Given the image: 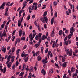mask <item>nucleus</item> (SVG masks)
Masks as SVG:
<instances>
[{"label":"nucleus","instance_id":"nucleus-1","mask_svg":"<svg viewBox=\"0 0 78 78\" xmlns=\"http://www.w3.org/2000/svg\"><path fill=\"white\" fill-rule=\"evenodd\" d=\"M11 58H12L11 60V62H10L9 63H8L7 64V67L8 68H10V67H11L12 63H13V62L14 61L15 56H12L11 57Z\"/></svg>","mask_w":78,"mask_h":78},{"label":"nucleus","instance_id":"nucleus-2","mask_svg":"<svg viewBox=\"0 0 78 78\" xmlns=\"http://www.w3.org/2000/svg\"><path fill=\"white\" fill-rule=\"evenodd\" d=\"M11 55H9L8 57V55H6L5 57V59H6L7 58V61L6 64H8V62H9V61H10V59H11Z\"/></svg>","mask_w":78,"mask_h":78},{"label":"nucleus","instance_id":"nucleus-3","mask_svg":"<svg viewBox=\"0 0 78 78\" xmlns=\"http://www.w3.org/2000/svg\"><path fill=\"white\" fill-rule=\"evenodd\" d=\"M40 20L42 21L43 23H45V21L47 23V21H48V19L47 17H43L40 19Z\"/></svg>","mask_w":78,"mask_h":78},{"label":"nucleus","instance_id":"nucleus-4","mask_svg":"<svg viewBox=\"0 0 78 78\" xmlns=\"http://www.w3.org/2000/svg\"><path fill=\"white\" fill-rule=\"evenodd\" d=\"M23 17H22V18H21L20 20H19L18 21V27H20L21 26V24L22 22V21H23Z\"/></svg>","mask_w":78,"mask_h":78},{"label":"nucleus","instance_id":"nucleus-5","mask_svg":"<svg viewBox=\"0 0 78 78\" xmlns=\"http://www.w3.org/2000/svg\"><path fill=\"white\" fill-rule=\"evenodd\" d=\"M6 3L5 2H4L2 5L0 6V9L3 10L4 9V6H5Z\"/></svg>","mask_w":78,"mask_h":78},{"label":"nucleus","instance_id":"nucleus-6","mask_svg":"<svg viewBox=\"0 0 78 78\" xmlns=\"http://www.w3.org/2000/svg\"><path fill=\"white\" fill-rule=\"evenodd\" d=\"M75 31V29L73 27H71L70 29V33L71 35H73V32Z\"/></svg>","mask_w":78,"mask_h":78},{"label":"nucleus","instance_id":"nucleus-7","mask_svg":"<svg viewBox=\"0 0 78 78\" xmlns=\"http://www.w3.org/2000/svg\"><path fill=\"white\" fill-rule=\"evenodd\" d=\"M53 6V4L52 3L50 4V9L51 10V15L52 16L53 15V9H52V7Z\"/></svg>","mask_w":78,"mask_h":78},{"label":"nucleus","instance_id":"nucleus-8","mask_svg":"<svg viewBox=\"0 0 78 78\" xmlns=\"http://www.w3.org/2000/svg\"><path fill=\"white\" fill-rule=\"evenodd\" d=\"M20 42V38H17L16 41L15 42V46H16L17 45V44L18 43Z\"/></svg>","mask_w":78,"mask_h":78},{"label":"nucleus","instance_id":"nucleus-9","mask_svg":"<svg viewBox=\"0 0 78 78\" xmlns=\"http://www.w3.org/2000/svg\"><path fill=\"white\" fill-rule=\"evenodd\" d=\"M61 58H62V62H65V57L62 56H59V59H61Z\"/></svg>","mask_w":78,"mask_h":78},{"label":"nucleus","instance_id":"nucleus-10","mask_svg":"<svg viewBox=\"0 0 78 78\" xmlns=\"http://www.w3.org/2000/svg\"><path fill=\"white\" fill-rule=\"evenodd\" d=\"M67 55L68 56H71L72 55V49H70V51H69L67 53Z\"/></svg>","mask_w":78,"mask_h":78},{"label":"nucleus","instance_id":"nucleus-11","mask_svg":"<svg viewBox=\"0 0 78 78\" xmlns=\"http://www.w3.org/2000/svg\"><path fill=\"white\" fill-rule=\"evenodd\" d=\"M69 11H67L66 12V15H69L71 13V10L69 9H68Z\"/></svg>","mask_w":78,"mask_h":78},{"label":"nucleus","instance_id":"nucleus-12","mask_svg":"<svg viewBox=\"0 0 78 78\" xmlns=\"http://www.w3.org/2000/svg\"><path fill=\"white\" fill-rule=\"evenodd\" d=\"M14 3H13L10 4V2H9L6 4V5L7 6H12V5Z\"/></svg>","mask_w":78,"mask_h":78},{"label":"nucleus","instance_id":"nucleus-13","mask_svg":"<svg viewBox=\"0 0 78 78\" xmlns=\"http://www.w3.org/2000/svg\"><path fill=\"white\" fill-rule=\"evenodd\" d=\"M6 32H4L1 35V37H3V36L4 37H6Z\"/></svg>","mask_w":78,"mask_h":78},{"label":"nucleus","instance_id":"nucleus-14","mask_svg":"<svg viewBox=\"0 0 78 78\" xmlns=\"http://www.w3.org/2000/svg\"><path fill=\"white\" fill-rule=\"evenodd\" d=\"M2 51H3L4 53H6V49L5 47V46H3L1 49Z\"/></svg>","mask_w":78,"mask_h":78},{"label":"nucleus","instance_id":"nucleus-15","mask_svg":"<svg viewBox=\"0 0 78 78\" xmlns=\"http://www.w3.org/2000/svg\"><path fill=\"white\" fill-rule=\"evenodd\" d=\"M1 70V72H3V73H5V72H6V67H4V69H2Z\"/></svg>","mask_w":78,"mask_h":78},{"label":"nucleus","instance_id":"nucleus-16","mask_svg":"<svg viewBox=\"0 0 78 78\" xmlns=\"http://www.w3.org/2000/svg\"><path fill=\"white\" fill-rule=\"evenodd\" d=\"M67 62H64L62 64V66L63 67L65 68L67 66Z\"/></svg>","mask_w":78,"mask_h":78},{"label":"nucleus","instance_id":"nucleus-17","mask_svg":"<svg viewBox=\"0 0 78 78\" xmlns=\"http://www.w3.org/2000/svg\"><path fill=\"white\" fill-rule=\"evenodd\" d=\"M26 67V66L25 65V64H23V69H22V71H23V70H25V68Z\"/></svg>","mask_w":78,"mask_h":78},{"label":"nucleus","instance_id":"nucleus-18","mask_svg":"<svg viewBox=\"0 0 78 78\" xmlns=\"http://www.w3.org/2000/svg\"><path fill=\"white\" fill-rule=\"evenodd\" d=\"M36 33H34L32 35L33 37L30 39L31 41H33V38H34V37L35 36H36Z\"/></svg>","mask_w":78,"mask_h":78},{"label":"nucleus","instance_id":"nucleus-19","mask_svg":"<svg viewBox=\"0 0 78 78\" xmlns=\"http://www.w3.org/2000/svg\"><path fill=\"white\" fill-rule=\"evenodd\" d=\"M28 54H23L22 53L21 54V57H23V56H25V57H26L27 56H28Z\"/></svg>","mask_w":78,"mask_h":78},{"label":"nucleus","instance_id":"nucleus-20","mask_svg":"<svg viewBox=\"0 0 78 78\" xmlns=\"http://www.w3.org/2000/svg\"><path fill=\"white\" fill-rule=\"evenodd\" d=\"M55 30L54 29L52 31L51 33V37H53L54 36V35L55 34Z\"/></svg>","mask_w":78,"mask_h":78},{"label":"nucleus","instance_id":"nucleus-21","mask_svg":"<svg viewBox=\"0 0 78 78\" xmlns=\"http://www.w3.org/2000/svg\"><path fill=\"white\" fill-rule=\"evenodd\" d=\"M41 73H42L43 75H45L46 74L45 72V70L44 69H42L41 71Z\"/></svg>","mask_w":78,"mask_h":78},{"label":"nucleus","instance_id":"nucleus-22","mask_svg":"<svg viewBox=\"0 0 78 78\" xmlns=\"http://www.w3.org/2000/svg\"><path fill=\"white\" fill-rule=\"evenodd\" d=\"M24 62H27L28 61V57H27L26 58L24 57Z\"/></svg>","mask_w":78,"mask_h":78},{"label":"nucleus","instance_id":"nucleus-23","mask_svg":"<svg viewBox=\"0 0 78 78\" xmlns=\"http://www.w3.org/2000/svg\"><path fill=\"white\" fill-rule=\"evenodd\" d=\"M42 62L43 64H46V63L47 62V61L45 60V59H43L42 60Z\"/></svg>","mask_w":78,"mask_h":78},{"label":"nucleus","instance_id":"nucleus-24","mask_svg":"<svg viewBox=\"0 0 78 78\" xmlns=\"http://www.w3.org/2000/svg\"><path fill=\"white\" fill-rule=\"evenodd\" d=\"M64 45H66L67 46L68 45V44H69V42L67 41H65L63 43Z\"/></svg>","mask_w":78,"mask_h":78},{"label":"nucleus","instance_id":"nucleus-25","mask_svg":"<svg viewBox=\"0 0 78 78\" xmlns=\"http://www.w3.org/2000/svg\"><path fill=\"white\" fill-rule=\"evenodd\" d=\"M47 37L45 36V35H44L42 36V38H41L42 40H44L45 39H47Z\"/></svg>","mask_w":78,"mask_h":78},{"label":"nucleus","instance_id":"nucleus-26","mask_svg":"<svg viewBox=\"0 0 78 78\" xmlns=\"http://www.w3.org/2000/svg\"><path fill=\"white\" fill-rule=\"evenodd\" d=\"M39 45H40V42H38L37 44H36L35 45L36 48L38 47Z\"/></svg>","mask_w":78,"mask_h":78},{"label":"nucleus","instance_id":"nucleus-27","mask_svg":"<svg viewBox=\"0 0 78 78\" xmlns=\"http://www.w3.org/2000/svg\"><path fill=\"white\" fill-rule=\"evenodd\" d=\"M71 72H75V68L73 67H72L71 69Z\"/></svg>","mask_w":78,"mask_h":78},{"label":"nucleus","instance_id":"nucleus-28","mask_svg":"<svg viewBox=\"0 0 78 78\" xmlns=\"http://www.w3.org/2000/svg\"><path fill=\"white\" fill-rule=\"evenodd\" d=\"M53 5L55 6H57L58 5V2L56 1H54L53 2Z\"/></svg>","mask_w":78,"mask_h":78},{"label":"nucleus","instance_id":"nucleus-29","mask_svg":"<svg viewBox=\"0 0 78 78\" xmlns=\"http://www.w3.org/2000/svg\"><path fill=\"white\" fill-rule=\"evenodd\" d=\"M20 49H18L17 50L16 53V55H19V52H20Z\"/></svg>","mask_w":78,"mask_h":78},{"label":"nucleus","instance_id":"nucleus-30","mask_svg":"<svg viewBox=\"0 0 78 78\" xmlns=\"http://www.w3.org/2000/svg\"><path fill=\"white\" fill-rule=\"evenodd\" d=\"M42 33H40L38 34V36L40 37V39H41V37H42Z\"/></svg>","mask_w":78,"mask_h":78},{"label":"nucleus","instance_id":"nucleus-31","mask_svg":"<svg viewBox=\"0 0 78 78\" xmlns=\"http://www.w3.org/2000/svg\"><path fill=\"white\" fill-rule=\"evenodd\" d=\"M24 73H25V72H21L20 73V75H19L20 76H23Z\"/></svg>","mask_w":78,"mask_h":78},{"label":"nucleus","instance_id":"nucleus-32","mask_svg":"<svg viewBox=\"0 0 78 78\" xmlns=\"http://www.w3.org/2000/svg\"><path fill=\"white\" fill-rule=\"evenodd\" d=\"M53 72V69L52 68H51L49 70V73H52Z\"/></svg>","mask_w":78,"mask_h":78},{"label":"nucleus","instance_id":"nucleus-33","mask_svg":"<svg viewBox=\"0 0 78 78\" xmlns=\"http://www.w3.org/2000/svg\"><path fill=\"white\" fill-rule=\"evenodd\" d=\"M54 23V18H52L51 20V25H53Z\"/></svg>","mask_w":78,"mask_h":78},{"label":"nucleus","instance_id":"nucleus-34","mask_svg":"<svg viewBox=\"0 0 78 78\" xmlns=\"http://www.w3.org/2000/svg\"><path fill=\"white\" fill-rule=\"evenodd\" d=\"M30 15H28L27 17V21H28L29 20H30Z\"/></svg>","mask_w":78,"mask_h":78},{"label":"nucleus","instance_id":"nucleus-35","mask_svg":"<svg viewBox=\"0 0 78 78\" xmlns=\"http://www.w3.org/2000/svg\"><path fill=\"white\" fill-rule=\"evenodd\" d=\"M22 31L21 30H20V32H19V36H22Z\"/></svg>","mask_w":78,"mask_h":78},{"label":"nucleus","instance_id":"nucleus-36","mask_svg":"<svg viewBox=\"0 0 78 78\" xmlns=\"http://www.w3.org/2000/svg\"><path fill=\"white\" fill-rule=\"evenodd\" d=\"M31 6H29L28 7V9L29 10V12L30 13H31L32 12V11H31Z\"/></svg>","mask_w":78,"mask_h":78},{"label":"nucleus","instance_id":"nucleus-37","mask_svg":"<svg viewBox=\"0 0 78 78\" xmlns=\"http://www.w3.org/2000/svg\"><path fill=\"white\" fill-rule=\"evenodd\" d=\"M14 51H15V47H14L12 48V53H14Z\"/></svg>","mask_w":78,"mask_h":78},{"label":"nucleus","instance_id":"nucleus-38","mask_svg":"<svg viewBox=\"0 0 78 78\" xmlns=\"http://www.w3.org/2000/svg\"><path fill=\"white\" fill-rule=\"evenodd\" d=\"M47 11H45L44 13L43 16H44V17L46 16V15H47Z\"/></svg>","mask_w":78,"mask_h":78},{"label":"nucleus","instance_id":"nucleus-39","mask_svg":"<svg viewBox=\"0 0 78 78\" xmlns=\"http://www.w3.org/2000/svg\"><path fill=\"white\" fill-rule=\"evenodd\" d=\"M77 74L76 73H73V78H74V76H77Z\"/></svg>","mask_w":78,"mask_h":78},{"label":"nucleus","instance_id":"nucleus-40","mask_svg":"<svg viewBox=\"0 0 78 78\" xmlns=\"http://www.w3.org/2000/svg\"><path fill=\"white\" fill-rule=\"evenodd\" d=\"M40 53V51H37L36 52L35 54H36V56H38L39 55V54Z\"/></svg>","mask_w":78,"mask_h":78},{"label":"nucleus","instance_id":"nucleus-41","mask_svg":"<svg viewBox=\"0 0 78 78\" xmlns=\"http://www.w3.org/2000/svg\"><path fill=\"white\" fill-rule=\"evenodd\" d=\"M38 60V61H41V59H42V58L40 57L39 56H38L37 57Z\"/></svg>","mask_w":78,"mask_h":78},{"label":"nucleus","instance_id":"nucleus-42","mask_svg":"<svg viewBox=\"0 0 78 78\" xmlns=\"http://www.w3.org/2000/svg\"><path fill=\"white\" fill-rule=\"evenodd\" d=\"M72 34H69L68 36V38L69 39H70V38H71V37H72Z\"/></svg>","mask_w":78,"mask_h":78},{"label":"nucleus","instance_id":"nucleus-43","mask_svg":"<svg viewBox=\"0 0 78 78\" xmlns=\"http://www.w3.org/2000/svg\"><path fill=\"white\" fill-rule=\"evenodd\" d=\"M56 46V44H55V41H53V44L52 45V47L54 48V47H55Z\"/></svg>","mask_w":78,"mask_h":78},{"label":"nucleus","instance_id":"nucleus-44","mask_svg":"<svg viewBox=\"0 0 78 78\" xmlns=\"http://www.w3.org/2000/svg\"><path fill=\"white\" fill-rule=\"evenodd\" d=\"M54 16L55 17H57V16H58V13H57V12H55L54 14Z\"/></svg>","mask_w":78,"mask_h":78},{"label":"nucleus","instance_id":"nucleus-45","mask_svg":"<svg viewBox=\"0 0 78 78\" xmlns=\"http://www.w3.org/2000/svg\"><path fill=\"white\" fill-rule=\"evenodd\" d=\"M66 52V54L67 53H68V52H69L70 51V50L69 49H66L65 50Z\"/></svg>","mask_w":78,"mask_h":78},{"label":"nucleus","instance_id":"nucleus-46","mask_svg":"<svg viewBox=\"0 0 78 78\" xmlns=\"http://www.w3.org/2000/svg\"><path fill=\"white\" fill-rule=\"evenodd\" d=\"M31 75H32L31 73H29V75L28 78H31Z\"/></svg>","mask_w":78,"mask_h":78},{"label":"nucleus","instance_id":"nucleus-47","mask_svg":"<svg viewBox=\"0 0 78 78\" xmlns=\"http://www.w3.org/2000/svg\"><path fill=\"white\" fill-rule=\"evenodd\" d=\"M62 30H60L59 32V34L60 36H61V34H62Z\"/></svg>","mask_w":78,"mask_h":78},{"label":"nucleus","instance_id":"nucleus-48","mask_svg":"<svg viewBox=\"0 0 78 78\" xmlns=\"http://www.w3.org/2000/svg\"><path fill=\"white\" fill-rule=\"evenodd\" d=\"M21 40L22 41H24L25 40V37H21Z\"/></svg>","mask_w":78,"mask_h":78},{"label":"nucleus","instance_id":"nucleus-49","mask_svg":"<svg viewBox=\"0 0 78 78\" xmlns=\"http://www.w3.org/2000/svg\"><path fill=\"white\" fill-rule=\"evenodd\" d=\"M33 37L32 36V34H31L29 36V38H30V41H31V39L32 38V37Z\"/></svg>","mask_w":78,"mask_h":78},{"label":"nucleus","instance_id":"nucleus-50","mask_svg":"<svg viewBox=\"0 0 78 78\" xmlns=\"http://www.w3.org/2000/svg\"><path fill=\"white\" fill-rule=\"evenodd\" d=\"M34 6L35 7V10H36L37 9V5H34Z\"/></svg>","mask_w":78,"mask_h":78},{"label":"nucleus","instance_id":"nucleus-51","mask_svg":"<svg viewBox=\"0 0 78 78\" xmlns=\"http://www.w3.org/2000/svg\"><path fill=\"white\" fill-rule=\"evenodd\" d=\"M70 7H71V9H72V8L73 9V8H74V5H70Z\"/></svg>","mask_w":78,"mask_h":78},{"label":"nucleus","instance_id":"nucleus-52","mask_svg":"<svg viewBox=\"0 0 78 78\" xmlns=\"http://www.w3.org/2000/svg\"><path fill=\"white\" fill-rule=\"evenodd\" d=\"M68 73L69 75H70V76H71V71H70V70H68Z\"/></svg>","mask_w":78,"mask_h":78},{"label":"nucleus","instance_id":"nucleus-53","mask_svg":"<svg viewBox=\"0 0 78 78\" xmlns=\"http://www.w3.org/2000/svg\"><path fill=\"white\" fill-rule=\"evenodd\" d=\"M55 66H56V67H58V69H59V65H58V64H56V63H55Z\"/></svg>","mask_w":78,"mask_h":78},{"label":"nucleus","instance_id":"nucleus-54","mask_svg":"<svg viewBox=\"0 0 78 78\" xmlns=\"http://www.w3.org/2000/svg\"><path fill=\"white\" fill-rule=\"evenodd\" d=\"M15 39V36H13L12 37V41H14Z\"/></svg>","mask_w":78,"mask_h":78},{"label":"nucleus","instance_id":"nucleus-55","mask_svg":"<svg viewBox=\"0 0 78 78\" xmlns=\"http://www.w3.org/2000/svg\"><path fill=\"white\" fill-rule=\"evenodd\" d=\"M30 71V72H32V70H33V67H30L29 69Z\"/></svg>","mask_w":78,"mask_h":78},{"label":"nucleus","instance_id":"nucleus-56","mask_svg":"<svg viewBox=\"0 0 78 78\" xmlns=\"http://www.w3.org/2000/svg\"><path fill=\"white\" fill-rule=\"evenodd\" d=\"M16 66H17L19 65V61H17L16 62Z\"/></svg>","mask_w":78,"mask_h":78},{"label":"nucleus","instance_id":"nucleus-57","mask_svg":"<svg viewBox=\"0 0 78 78\" xmlns=\"http://www.w3.org/2000/svg\"><path fill=\"white\" fill-rule=\"evenodd\" d=\"M39 39V36L38 35H36L35 37V39L36 40H38Z\"/></svg>","mask_w":78,"mask_h":78},{"label":"nucleus","instance_id":"nucleus-58","mask_svg":"<svg viewBox=\"0 0 78 78\" xmlns=\"http://www.w3.org/2000/svg\"><path fill=\"white\" fill-rule=\"evenodd\" d=\"M67 38H68V37L66 36L64 38V41H67Z\"/></svg>","mask_w":78,"mask_h":78},{"label":"nucleus","instance_id":"nucleus-59","mask_svg":"<svg viewBox=\"0 0 78 78\" xmlns=\"http://www.w3.org/2000/svg\"><path fill=\"white\" fill-rule=\"evenodd\" d=\"M5 16H8V12H6L5 14H4Z\"/></svg>","mask_w":78,"mask_h":78},{"label":"nucleus","instance_id":"nucleus-60","mask_svg":"<svg viewBox=\"0 0 78 78\" xmlns=\"http://www.w3.org/2000/svg\"><path fill=\"white\" fill-rule=\"evenodd\" d=\"M37 28L38 30H39V31H41V29H40V28L39 27V25H37Z\"/></svg>","mask_w":78,"mask_h":78},{"label":"nucleus","instance_id":"nucleus-61","mask_svg":"<svg viewBox=\"0 0 78 78\" xmlns=\"http://www.w3.org/2000/svg\"><path fill=\"white\" fill-rule=\"evenodd\" d=\"M46 8V5H43V7L42 8V9H45Z\"/></svg>","mask_w":78,"mask_h":78},{"label":"nucleus","instance_id":"nucleus-62","mask_svg":"<svg viewBox=\"0 0 78 78\" xmlns=\"http://www.w3.org/2000/svg\"><path fill=\"white\" fill-rule=\"evenodd\" d=\"M23 5H27V1H25V2H24Z\"/></svg>","mask_w":78,"mask_h":78},{"label":"nucleus","instance_id":"nucleus-63","mask_svg":"<svg viewBox=\"0 0 78 78\" xmlns=\"http://www.w3.org/2000/svg\"><path fill=\"white\" fill-rule=\"evenodd\" d=\"M11 22V20H9L8 21L7 23H6V25H9V22Z\"/></svg>","mask_w":78,"mask_h":78},{"label":"nucleus","instance_id":"nucleus-64","mask_svg":"<svg viewBox=\"0 0 78 78\" xmlns=\"http://www.w3.org/2000/svg\"><path fill=\"white\" fill-rule=\"evenodd\" d=\"M47 40L48 41H50V37L49 36L47 38Z\"/></svg>","mask_w":78,"mask_h":78}]
</instances>
